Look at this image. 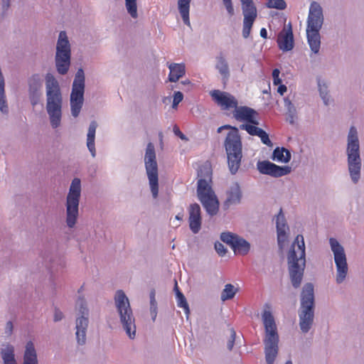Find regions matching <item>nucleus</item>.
Wrapping results in <instances>:
<instances>
[{
	"mask_svg": "<svg viewBox=\"0 0 364 364\" xmlns=\"http://www.w3.org/2000/svg\"><path fill=\"white\" fill-rule=\"evenodd\" d=\"M305 244L304 237L298 235L291 245L287 259L291 284L298 288L302 281L306 265Z\"/></svg>",
	"mask_w": 364,
	"mask_h": 364,
	"instance_id": "obj_2",
	"label": "nucleus"
},
{
	"mask_svg": "<svg viewBox=\"0 0 364 364\" xmlns=\"http://www.w3.org/2000/svg\"><path fill=\"white\" fill-rule=\"evenodd\" d=\"M242 14L244 16L242 36L247 38L250 34L252 26L255 21L257 12V9L254 4L250 6H243L242 7Z\"/></svg>",
	"mask_w": 364,
	"mask_h": 364,
	"instance_id": "obj_21",
	"label": "nucleus"
},
{
	"mask_svg": "<svg viewBox=\"0 0 364 364\" xmlns=\"http://www.w3.org/2000/svg\"><path fill=\"white\" fill-rule=\"evenodd\" d=\"M285 364H292V363H291V361H289H289L286 362V363H285Z\"/></svg>",
	"mask_w": 364,
	"mask_h": 364,
	"instance_id": "obj_59",
	"label": "nucleus"
},
{
	"mask_svg": "<svg viewBox=\"0 0 364 364\" xmlns=\"http://www.w3.org/2000/svg\"><path fill=\"white\" fill-rule=\"evenodd\" d=\"M85 73L79 68L75 75L70 97V111L73 117L80 114L84 102Z\"/></svg>",
	"mask_w": 364,
	"mask_h": 364,
	"instance_id": "obj_12",
	"label": "nucleus"
},
{
	"mask_svg": "<svg viewBox=\"0 0 364 364\" xmlns=\"http://www.w3.org/2000/svg\"><path fill=\"white\" fill-rule=\"evenodd\" d=\"M237 291L238 288L234 285L231 284H225L220 294L221 301H225L233 299Z\"/></svg>",
	"mask_w": 364,
	"mask_h": 364,
	"instance_id": "obj_36",
	"label": "nucleus"
},
{
	"mask_svg": "<svg viewBox=\"0 0 364 364\" xmlns=\"http://www.w3.org/2000/svg\"><path fill=\"white\" fill-rule=\"evenodd\" d=\"M63 314L60 311L55 309V313H54V316H53L54 321L55 322L60 321L63 319Z\"/></svg>",
	"mask_w": 364,
	"mask_h": 364,
	"instance_id": "obj_48",
	"label": "nucleus"
},
{
	"mask_svg": "<svg viewBox=\"0 0 364 364\" xmlns=\"http://www.w3.org/2000/svg\"><path fill=\"white\" fill-rule=\"evenodd\" d=\"M81 191L80 179L73 178L66 196L65 203V223L69 228H73L77 222Z\"/></svg>",
	"mask_w": 364,
	"mask_h": 364,
	"instance_id": "obj_9",
	"label": "nucleus"
},
{
	"mask_svg": "<svg viewBox=\"0 0 364 364\" xmlns=\"http://www.w3.org/2000/svg\"><path fill=\"white\" fill-rule=\"evenodd\" d=\"M329 245L336 267V282L340 284L345 281L348 272L346 255L343 247L336 238L331 237Z\"/></svg>",
	"mask_w": 364,
	"mask_h": 364,
	"instance_id": "obj_14",
	"label": "nucleus"
},
{
	"mask_svg": "<svg viewBox=\"0 0 364 364\" xmlns=\"http://www.w3.org/2000/svg\"><path fill=\"white\" fill-rule=\"evenodd\" d=\"M173 132L174 134L178 136L183 141H188V138L184 135L179 129V128L177 126H175L173 127Z\"/></svg>",
	"mask_w": 364,
	"mask_h": 364,
	"instance_id": "obj_47",
	"label": "nucleus"
},
{
	"mask_svg": "<svg viewBox=\"0 0 364 364\" xmlns=\"http://www.w3.org/2000/svg\"><path fill=\"white\" fill-rule=\"evenodd\" d=\"M257 168L262 174L269 175L274 178L288 175L291 171L289 166H280L269 161H259L257 163Z\"/></svg>",
	"mask_w": 364,
	"mask_h": 364,
	"instance_id": "obj_17",
	"label": "nucleus"
},
{
	"mask_svg": "<svg viewBox=\"0 0 364 364\" xmlns=\"http://www.w3.org/2000/svg\"><path fill=\"white\" fill-rule=\"evenodd\" d=\"M220 240L229 245L235 254L247 255L250 249V244L245 239L230 232H223Z\"/></svg>",
	"mask_w": 364,
	"mask_h": 364,
	"instance_id": "obj_16",
	"label": "nucleus"
},
{
	"mask_svg": "<svg viewBox=\"0 0 364 364\" xmlns=\"http://www.w3.org/2000/svg\"><path fill=\"white\" fill-rule=\"evenodd\" d=\"M198 176L200 178L197 186L198 199L207 213L214 215L218 213L219 202L210 185L211 171L208 167H204L200 168Z\"/></svg>",
	"mask_w": 364,
	"mask_h": 364,
	"instance_id": "obj_5",
	"label": "nucleus"
},
{
	"mask_svg": "<svg viewBox=\"0 0 364 364\" xmlns=\"http://www.w3.org/2000/svg\"><path fill=\"white\" fill-rule=\"evenodd\" d=\"M328 95V90L325 92H323V93L320 94V97H325V96H326Z\"/></svg>",
	"mask_w": 364,
	"mask_h": 364,
	"instance_id": "obj_56",
	"label": "nucleus"
},
{
	"mask_svg": "<svg viewBox=\"0 0 364 364\" xmlns=\"http://www.w3.org/2000/svg\"><path fill=\"white\" fill-rule=\"evenodd\" d=\"M266 6L270 9L284 10L287 8V4L284 0H268Z\"/></svg>",
	"mask_w": 364,
	"mask_h": 364,
	"instance_id": "obj_39",
	"label": "nucleus"
},
{
	"mask_svg": "<svg viewBox=\"0 0 364 364\" xmlns=\"http://www.w3.org/2000/svg\"><path fill=\"white\" fill-rule=\"evenodd\" d=\"M83 287H80V289L78 290V293H80L81 291H82Z\"/></svg>",
	"mask_w": 364,
	"mask_h": 364,
	"instance_id": "obj_58",
	"label": "nucleus"
},
{
	"mask_svg": "<svg viewBox=\"0 0 364 364\" xmlns=\"http://www.w3.org/2000/svg\"><path fill=\"white\" fill-rule=\"evenodd\" d=\"M314 285L306 283L301 294V306L299 310V327L302 333H306L311 329L314 318Z\"/></svg>",
	"mask_w": 364,
	"mask_h": 364,
	"instance_id": "obj_8",
	"label": "nucleus"
},
{
	"mask_svg": "<svg viewBox=\"0 0 364 364\" xmlns=\"http://www.w3.org/2000/svg\"><path fill=\"white\" fill-rule=\"evenodd\" d=\"M125 7L133 18L138 17L136 0H125Z\"/></svg>",
	"mask_w": 364,
	"mask_h": 364,
	"instance_id": "obj_37",
	"label": "nucleus"
},
{
	"mask_svg": "<svg viewBox=\"0 0 364 364\" xmlns=\"http://www.w3.org/2000/svg\"><path fill=\"white\" fill-rule=\"evenodd\" d=\"M242 7L243 6H250V4H254L252 0H240Z\"/></svg>",
	"mask_w": 364,
	"mask_h": 364,
	"instance_id": "obj_53",
	"label": "nucleus"
},
{
	"mask_svg": "<svg viewBox=\"0 0 364 364\" xmlns=\"http://www.w3.org/2000/svg\"><path fill=\"white\" fill-rule=\"evenodd\" d=\"M240 129L245 130L250 135L259 136L261 141L267 146L272 147L273 146L268 134L262 129L257 127L256 125L241 124L240 126Z\"/></svg>",
	"mask_w": 364,
	"mask_h": 364,
	"instance_id": "obj_26",
	"label": "nucleus"
},
{
	"mask_svg": "<svg viewBox=\"0 0 364 364\" xmlns=\"http://www.w3.org/2000/svg\"><path fill=\"white\" fill-rule=\"evenodd\" d=\"M260 36L263 38H267V30L264 28H262L260 30Z\"/></svg>",
	"mask_w": 364,
	"mask_h": 364,
	"instance_id": "obj_54",
	"label": "nucleus"
},
{
	"mask_svg": "<svg viewBox=\"0 0 364 364\" xmlns=\"http://www.w3.org/2000/svg\"><path fill=\"white\" fill-rule=\"evenodd\" d=\"M236 333L233 328L230 329V338L228 341L227 347L230 350L232 349L235 341Z\"/></svg>",
	"mask_w": 364,
	"mask_h": 364,
	"instance_id": "obj_42",
	"label": "nucleus"
},
{
	"mask_svg": "<svg viewBox=\"0 0 364 364\" xmlns=\"http://www.w3.org/2000/svg\"><path fill=\"white\" fill-rule=\"evenodd\" d=\"M280 71L279 69L276 68L273 70L272 72V77H273V83L275 85H280L282 82V80L279 78Z\"/></svg>",
	"mask_w": 364,
	"mask_h": 364,
	"instance_id": "obj_45",
	"label": "nucleus"
},
{
	"mask_svg": "<svg viewBox=\"0 0 364 364\" xmlns=\"http://www.w3.org/2000/svg\"><path fill=\"white\" fill-rule=\"evenodd\" d=\"M181 84L184 85H190L191 84V82L190 80H183L181 82Z\"/></svg>",
	"mask_w": 364,
	"mask_h": 364,
	"instance_id": "obj_55",
	"label": "nucleus"
},
{
	"mask_svg": "<svg viewBox=\"0 0 364 364\" xmlns=\"http://www.w3.org/2000/svg\"><path fill=\"white\" fill-rule=\"evenodd\" d=\"M43 81V77L40 74H33L28 79V96L33 106H36L40 102Z\"/></svg>",
	"mask_w": 364,
	"mask_h": 364,
	"instance_id": "obj_18",
	"label": "nucleus"
},
{
	"mask_svg": "<svg viewBox=\"0 0 364 364\" xmlns=\"http://www.w3.org/2000/svg\"><path fill=\"white\" fill-rule=\"evenodd\" d=\"M212 98L225 109L235 108L237 106V101L234 96L228 92L218 90L210 92Z\"/></svg>",
	"mask_w": 364,
	"mask_h": 364,
	"instance_id": "obj_22",
	"label": "nucleus"
},
{
	"mask_svg": "<svg viewBox=\"0 0 364 364\" xmlns=\"http://www.w3.org/2000/svg\"><path fill=\"white\" fill-rule=\"evenodd\" d=\"M279 48L283 51H289L294 48V36L291 26L284 27L279 33L277 38Z\"/></svg>",
	"mask_w": 364,
	"mask_h": 364,
	"instance_id": "obj_25",
	"label": "nucleus"
},
{
	"mask_svg": "<svg viewBox=\"0 0 364 364\" xmlns=\"http://www.w3.org/2000/svg\"><path fill=\"white\" fill-rule=\"evenodd\" d=\"M215 251L217 252V253L221 257L224 256L226 254V252H227L226 248L220 242H216L215 243Z\"/></svg>",
	"mask_w": 364,
	"mask_h": 364,
	"instance_id": "obj_43",
	"label": "nucleus"
},
{
	"mask_svg": "<svg viewBox=\"0 0 364 364\" xmlns=\"http://www.w3.org/2000/svg\"><path fill=\"white\" fill-rule=\"evenodd\" d=\"M323 9L321 5L313 1L309 6L306 31L319 32L323 23Z\"/></svg>",
	"mask_w": 364,
	"mask_h": 364,
	"instance_id": "obj_15",
	"label": "nucleus"
},
{
	"mask_svg": "<svg viewBox=\"0 0 364 364\" xmlns=\"http://www.w3.org/2000/svg\"><path fill=\"white\" fill-rule=\"evenodd\" d=\"M262 319L265 330L264 338L265 360L267 364H273L279 351V335L274 318L268 305H266L262 312Z\"/></svg>",
	"mask_w": 364,
	"mask_h": 364,
	"instance_id": "obj_3",
	"label": "nucleus"
},
{
	"mask_svg": "<svg viewBox=\"0 0 364 364\" xmlns=\"http://www.w3.org/2000/svg\"><path fill=\"white\" fill-rule=\"evenodd\" d=\"M257 115V113L255 109L246 106H237L233 112V116L236 120L245 122L254 126L259 124Z\"/></svg>",
	"mask_w": 364,
	"mask_h": 364,
	"instance_id": "obj_20",
	"label": "nucleus"
},
{
	"mask_svg": "<svg viewBox=\"0 0 364 364\" xmlns=\"http://www.w3.org/2000/svg\"><path fill=\"white\" fill-rule=\"evenodd\" d=\"M168 68L170 70L168 80L176 82L186 73V66L184 63H168Z\"/></svg>",
	"mask_w": 364,
	"mask_h": 364,
	"instance_id": "obj_30",
	"label": "nucleus"
},
{
	"mask_svg": "<svg viewBox=\"0 0 364 364\" xmlns=\"http://www.w3.org/2000/svg\"><path fill=\"white\" fill-rule=\"evenodd\" d=\"M242 191L240 183L237 181L231 182L225 191V199L223 203L224 208L228 209L232 205H237L241 203Z\"/></svg>",
	"mask_w": 364,
	"mask_h": 364,
	"instance_id": "obj_19",
	"label": "nucleus"
},
{
	"mask_svg": "<svg viewBox=\"0 0 364 364\" xmlns=\"http://www.w3.org/2000/svg\"><path fill=\"white\" fill-rule=\"evenodd\" d=\"M276 227L278 245L282 250L284 247L289 236V226L287 224L284 215L282 213V210H280L276 217Z\"/></svg>",
	"mask_w": 364,
	"mask_h": 364,
	"instance_id": "obj_24",
	"label": "nucleus"
},
{
	"mask_svg": "<svg viewBox=\"0 0 364 364\" xmlns=\"http://www.w3.org/2000/svg\"><path fill=\"white\" fill-rule=\"evenodd\" d=\"M284 104L285 108L287 110L288 115L291 118V120L290 121V122L292 123L293 119L296 113V108L289 98L284 99Z\"/></svg>",
	"mask_w": 364,
	"mask_h": 364,
	"instance_id": "obj_40",
	"label": "nucleus"
},
{
	"mask_svg": "<svg viewBox=\"0 0 364 364\" xmlns=\"http://www.w3.org/2000/svg\"><path fill=\"white\" fill-rule=\"evenodd\" d=\"M176 220H182V215H177L176 216Z\"/></svg>",
	"mask_w": 364,
	"mask_h": 364,
	"instance_id": "obj_57",
	"label": "nucleus"
},
{
	"mask_svg": "<svg viewBox=\"0 0 364 364\" xmlns=\"http://www.w3.org/2000/svg\"><path fill=\"white\" fill-rule=\"evenodd\" d=\"M223 129H230L225 139L224 146L230 171L232 174H235L240 166L242 157L241 136L238 129L235 127L228 124L223 125L218 129V132L220 133Z\"/></svg>",
	"mask_w": 364,
	"mask_h": 364,
	"instance_id": "obj_4",
	"label": "nucleus"
},
{
	"mask_svg": "<svg viewBox=\"0 0 364 364\" xmlns=\"http://www.w3.org/2000/svg\"><path fill=\"white\" fill-rule=\"evenodd\" d=\"M75 338L78 345L85 344L87 331L89 325L90 310L86 300L79 296L75 304Z\"/></svg>",
	"mask_w": 364,
	"mask_h": 364,
	"instance_id": "obj_10",
	"label": "nucleus"
},
{
	"mask_svg": "<svg viewBox=\"0 0 364 364\" xmlns=\"http://www.w3.org/2000/svg\"><path fill=\"white\" fill-rule=\"evenodd\" d=\"M2 7L4 9H7L10 6V0H1Z\"/></svg>",
	"mask_w": 364,
	"mask_h": 364,
	"instance_id": "obj_52",
	"label": "nucleus"
},
{
	"mask_svg": "<svg viewBox=\"0 0 364 364\" xmlns=\"http://www.w3.org/2000/svg\"><path fill=\"white\" fill-rule=\"evenodd\" d=\"M286 91L287 87L284 85H279L277 89V92L282 95Z\"/></svg>",
	"mask_w": 364,
	"mask_h": 364,
	"instance_id": "obj_51",
	"label": "nucleus"
},
{
	"mask_svg": "<svg viewBox=\"0 0 364 364\" xmlns=\"http://www.w3.org/2000/svg\"><path fill=\"white\" fill-rule=\"evenodd\" d=\"M191 0H178V9L183 23L191 26L189 18L190 5Z\"/></svg>",
	"mask_w": 364,
	"mask_h": 364,
	"instance_id": "obj_34",
	"label": "nucleus"
},
{
	"mask_svg": "<svg viewBox=\"0 0 364 364\" xmlns=\"http://www.w3.org/2000/svg\"><path fill=\"white\" fill-rule=\"evenodd\" d=\"M346 154L348 173L352 182L356 184L360 179L362 160L358 131L353 126L350 128L348 134Z\"/></svg>",
	"mask_w": 364,
	"mask_h": 364,
	"instance_id": "obj_6",
	"label": "nucleus"
},
{
	"mask_svg": "<svg viewBox=\"0 0 364 364\" xmlns=\"http://www.w3.org/2000/svg\"><path fill=\"white\" fill-rule=\"evenodd\" d=\"M144 164L152 196L156 198L159 193V175L155 148L149 142L146 148Z\"/></svg>",
	"mask_w": 364,
	"mask_h": 364,
	"instance_id": "obj_13",
	"label": "nucleus"
},
{
	"mask_svg": "<svg viewBox=\"0 0 364 364\" xmlns=\"http://www.w3.org/2000/svg\"><path fill=\"white\" fill-rule=\"evenodd\" d=\"M189 228L193 234H197L201 229L202 217L200 207L197 203L190 205L188 208Z\"/></svg>",
	"mask_w": 364,
	"mask_h": 364,
	"instance_id": "obj_23",
	"label": "nucleus"
},
{
	"mask_svg": "<svg viewBox=\"0 0 364 364\" xmlns=\"http://www.w3.org/2000/svg\"><path fill=\"white\" fill-rule=\"evenodd\" d=\"M183 95L180 91L174 92L173 96V104L172 107L173 109H176L178 104L183 100Z\"/></svg>",
	"mask_w": 364,
	"mask_h": 364,
	"instance_id": "obj_41",
	"label": "nucleus"
},
{
	"mask_svg": "<svg viewBox=\"0 0 364 364\" xmlns=\"http://www.w3.org/2000/svg\"><path fill=\"white\" fill-rule=\"evenodd\" d=\"M114 300L119 323L123 330L130 339H134L136 332V319L128 297L122 290H117Z\"/></svg>",
	"mask_w": 364,
	"mask_h": 364,
	"instance_id": "obj_7",
	"label": "nucleus"
},
{
	"mask_svg": "<svg viewBox=\"0 0 364 364\" xmlns=\"http://www.w3.org/2000/svg\"><path fill=\"white\" fill-rule=\"evenodd\" d=\"M70 55L71 48L68 37L65 31L60 32L56 44L55 55Z\"/></svg>",
	"mask_w": 364,
	"mask_h": 364,
	"instance_id": "obj_27",
	"label": "nucleus"
},
{
	"mask_svg": "<svg viewBox=\"0 0 364 364\" xmlns=\"http://www.w3.org/2000/svg\"><path fill=\"white\" fill-rule=\"evenodd\" d=\"M291 158V152L284 147H277L272 153V159L274 161L287 164Z\"/></svg>",
	"mask_w": 364,
	"mask_h": 364,
	"instance_id": "obj_33",
	"label": "nucleus"
},
{
	"mask_svg": "<svg viewBox=\"0 0 364 364\" xmlns=\"http://www.w3.org/2000/svg\"><path fill=\"white\" fill-rule=\"evenodd\" d=\"M223 4L230 16L234 14V8L232 0H223Z\"/></svg>",
	"mask_w": 364,
	"mask_h": 364,
	"instance_id": "obj_44",
	"label": "nucleus"
},
{
	"mask_svg": "<svg viewBox=\"0 0 364 364\" xmlns=\"http://www.w3.org/2000/svg\"><path fill=\"white\" fill-rule=\"evenodd\" d=\"M46 109L53 129L59 127L63 116V95L58 81L50 73L45 76Z\"/></svg>",
	"mask_w": 364,
	"mask_h": 364,
	"instance_id": "obj_1",
	"label": "nucleus"
},
{
	"mask_svg": "<svg viewBox=\"0 0 364 364\" xmlns=\"http://www.w3.org/2000/svg\"><path fill=\"white\" fill-rule=\"evenodd\" d=\"M97 126L96 121H92L89 125L87 134L86 145L92 158L96 156L95 133Z\"/></svg>",
	"mask_w": 364,
	"mask_h": 364,
	"instance_id": "obj_28",
	"label": "nucleus"
},
{
	"mask_svg": "<svg viewBox=\"0 0 364 364\" xmlns=\"http://www.w3.org/2000/svg\"><path fill=\"white\" fill-rule=\"evenodd\" d=\"M174 290L176 292V299L177 302V306L180 308L183 309L186 314L187 315V317L188 316V314L190 313V309L188 304L187 303L186 299L184 296V295L181 292V291L178 289L177 283L176 282Z\"/></svg>",
	"mask_w": 364,
	"mask_h": 364,
	"instance_id": "obj_35",
	"label": "nucleus"
},
{
	"mask_svg": "<svg viewBox=\"0 0 364 364\" xmlns=\"http://www.w3.org/2000/svg\"><path fill=\"white\" fill-rule=\"evenodd\" d=\"M13 331V323L11 321H8L6 324L5 333L8 335H11Z\"/></svg>",
	"mask_w": 364,
	"mask_h": 364,
	"instance_id": "obj_49",
	"label": "nucleus"
},
{
	"mask_svg": "<svg viewBox=\"0 0 364 364\" xmlns=\"http://www.w3.org/2000/svg\"><path fill=\"white\" fill-rule=\"evenodd\" d=\"M307 42L314 54H318L321 48V35L319 32L306 31Z\"/></svg>",
	"mask_w": 364,
	"mask_h": 364,
	"instance_id": "obj_32",
	"label": "nucleus"
},
{
	"mask_svg": "<svg viewBox=\"0 0 364 364\" xmlns=\"http://www.w3.org/2000/svg\"><path fill=\"white\" fill-rule=\"evenodd\" d=\"M4 364H18L15 358L14 347L7 344L1 350ZM22 364H38V353L33 341H28L24 346Z\"/></svg>",
	"mask_w": 364,
	"mask_h": 364,
	"instance_id": "obj_11",
	"label": "nucleus"
},
{
	"mask_svg": "<svg viewBox=\"0 0 364 364\" xmlns=\"http://www.w3.org/2000/svg\"><path fill=\"white\" fill-rule=\"evenodd\" d=\"M215 60V69L218 71L221 75L223 81L225 83L230 76L228 60L223 54L218 55Z\"/></svg>",
	"mask_w": 364,
	"mask_h": 364,
	"instance_id": "obj_29",
	"label": "nucleus"
},
{
	"mask_svg": "<svg viewBox=\"0 0 364 364\" xmlns=\"http://www.w3.org/2000/svg\"><path fill=\"white\" fill-rule=\"evenodd\" d=\"M156 291L151 289L149 294L150 297V313L153 321H155L157 316V302L156 301Z\"/></svg>",
	"mask_w": 364,
	"mask_h": 364,
	"instance_id": "obj_38",
	"label": "nucleus"
},
{
	"mask_svg": "<svg viewBox=\"0 0 364 364\" xmlns=\"http://www.w3.org/2000/svg\"><path fill=\"white\" fill-rule=\"evenodd\" d=\"M321 99H322L324 105H326V106L329 105L331 104V97H330L329 95H326L325 97H321Z\"/></svg>",
	"mask_w": 364,
	"mask_h": 364,
	"instance_id": "obj_50",
	"label": "nucleus"
},
{
	"mask_svg": "<svg viewBox=\"0 0 364 364\" xmlns=\"http://www.w3.org/2000/svg\"><path fill=\"white\" fill-rule=\"evenodd\" d=\"M318 88L319 95L328 90L326 83L320 79L318 80Z\"/></svg>",
	"mask_w": 364,
	"mask_h": 364,
	"instance_id": "obj_46",
	"label": "nucleus"
},
{
	"mask_svg": "<svg viewBox=\"0 0 364 364\" xmlns=\"http://www.w3.org/2000/svg\"><path fill=\"white\" fill-rule=\"evenodd\" d=\"M70 55H55V62L58 73L60 75H65L70 65Z\"/></svg>",
	"mask_w": 364,
	"mask_h": 364,
	"instance_id": "obj_31",
	"label": "nucleus"
}]
</instances>
